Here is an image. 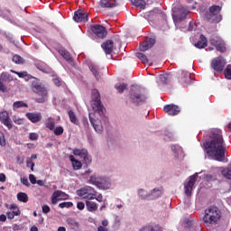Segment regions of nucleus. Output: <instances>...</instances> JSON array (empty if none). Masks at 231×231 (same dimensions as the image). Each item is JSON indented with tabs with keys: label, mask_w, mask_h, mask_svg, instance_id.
Here are the masks:
<instances>
[{
	"label": "nucleus",
	"mask_w": 231,
	"mask_h": 231,
	"mask_svg": "<svg viewBox=\"0 0 231 231\" xmlns=\"http://www.w3.org/2000/svg\"><path fill=\"white\" fill-rule=\"evenodd\" d=\"M90 106L93 113L88 115L89 122L94 131L97 134H102L109 124V118L106 116V107L102 105L100 94L97 89L92 90Z\"/></svg>",
	"instance_id": "nucleus-1"
},
{
	"label": "nucleus",
	"mask_w": 231,
	"mask_h": 231,
	"mask_svg": "<svg viewBox=\"0 0 231 231\" xmlns=\"http://www.w3.org/2000/svg\"><path fill=\"white\" fill-rule=\"evenodd\" d=\"M204 151L211 160L223 162L225 160V141L221 131L213 130L211 140L203 143Z\"/></svg>",
	"instance_id": "nucleus-2"
},
{
	"label": "nucleus",
	"mask_w": 231,
	"mask_h": 231,
	"mask_svg": "<svg viewBox=\"0 0 231 231\" xmlns=\"http://www.w3.org/2000/svg\"><path fill=\"white\" fill-rule=\"evenodd\" d=\"M89 174L91 175L89 176ZM81 176L83 178H88L89 176L88 183H89V185H94V187H97L99 190H109V189L113 187V183L109 177L93 173V170L91 169L86 170Z\"/></svg>",
	"instance_id": "nucleus-3"
},
{
	"label": "nucleus",
	"mask_w": 231,
	"mask_h": 231,
	"mask_svg": "<svg viewBox=\"0 0 231 231\" xmlns=\"http://www.w3.org/2000/svg\"><path fill=\"white\" fill-rule=\"evenodd\" d=\"M221 209L216 206H211L205 210L202 221L205 225H216L221 221Z\"/></svg>",
	"instance_id": "nucleus-4"
},
{
	"label": "nucleus",
	"mask_w": 231,
	"mask_h": 231,
	"mask_svg": "<svg viewBox=\"0 0 231 231\" xmlns=\"http://www.w3.org/2000/svg\"><path fill=\"white\" fill-rule=\"evenodd\" d=\"M32 89L33 93H36V95L40 97L35 98L36 102L42 104L45 100H48V90L46 88H44V85H42L39 79L32 81Z\"/></svg>",
	"instance_id": "nucleus-5"
},
{
	"label": "nucleus",
	"mask_w": 231,
	"mask_h": 231,
	"mask_svg": "<svg viewBox=\"0 0 231 231\" xmlns=\"http://www.w3.org/2000/svg\"><path fill=\"white\" fill-rule=\"evenodd\" d=\"M77 196L81 199L91 201L97 198V190L91 186H84L76 191Z\"/></svg>",
	"instance_id": "nucleus-6"
},
{
	"label": "nucleus",
	"mask_w": 231,
	"mask_h": 231,
	"mask_svg": "<svg viewBox=\"0 0 231 231\" xmlns=\"http://www.w3.org/2000/svg\"><path fill=\"white\" fill-rule=\"evenodd\" d=\"M130 98L134 104H140L147 100V96L143 94V90H142L140 88L133 87Z\"/></svg>",
	"instance_id": "nucleus-7"
},
{
	"label": "nucleus",
	"mask_w": 231,
	"mask_h": 231,
	"mask_svg": "<svg viewBox=\"0 0 231 231\" xmlns=\"http://www.w3.org/2000/svg\"><path fill=\"white\" fill-rule=\"evenodd\" d=\"M219 12H221V6H211L209 8V14H208L207 19L208 21H211V23H219L221 21V14H219Z\"/></svg>",
	"instance_id": "nucleus-8"
},
{
	"label": "nucleus",
	"mask_w": 231,
	"mask_h": 231,
	"mask_svg": "<svg viewBox=\"0 0 231 231\" xmlns=\"http://www.w3.org/2000/svg\"><path fill=\"white\" fill-rule=\"evenodd\" d=\"M199 173H195L188 179V181L184 184V192L187 196H192V190H194V183L198 179Z\"/></svg>",
	"instance_id": "nucleus-9"
},
{
	"label": "nucleus",
	"mask_w": 231,
	"mask_h": 231,
	"mask_svg": "<svg viewBox=\"0 0 231 231\" xmlns=\"http://www.w3.org/2000/svg\"><path fill=\"white\" fill-rule=\"evenodd\" d=\"M74 156H79V158H82L84 160V162L86 165H90L92 159L89 154H88V150L86 149H74L73 150Z\"/></svg>",
	"instance_id": "nucleus-10"
},
{
	"label": "nucleus",
	"mask_w": 231,
	"mask_h": 231,
	"mask_svg": "<svg viewBox=\"0 0 231 231\" xmlns=\"http://www.w3.org/2000/svg\"><path fill=\"white\" fill-rule=\"evenodd\" d=\"M65 199H69V195L61 190H56L51 195L52 205H57L59 201H64Z\"/></svg>",
	"instance_id": "nucleus-11"
},
{
	"label": "nucleus",
	"mask_w": 231,
	"mask_h": 231,
	"mask_svg": "<svg viewBox=\"0 0 231 231\" xmlns=\"http://www.w3.org/2000/svg\"><path fill=\"white\" fill-rule=\"evenodd\" d=\"M210 44H212V46H215L217 51H221L222 53L226 50V47L225 46V42H223V40L217 36H213L210 39Z\"/></svg>",
	"instance_id": "nucleus-12"
},
{
	"label": "nucleus",
	"mask_w": 231,
	"mask_h": 231,
	"mask_svg": "<svg viewBox=\"0 0 231 231\" xmlns=\"http://www.w3.org/2000/svg\"><path fill=\"white\" fill-rule=\"evenodd\" d=\"M226 65V60H225V59L221 57L215 58L211 62V67L213 68V69L218 72L223 71V69L225 68Z\"/></svg>",
	"instance_id": "nucleus-13"
},
{
	"label": "nucleus",
	"mask_w": 231,
	"mask_h": 231,
	"mask_svg": "<svg viewBox=\"0 0 231 231\" xmlns=\"http://www.w3.org/2000/svg\"><path fill=\"white\" fill-rule=\"evenodd\" d=\"M163 111L166 112L170 116H176V115H180L181 108H180V106L177 105L171 104L166 105L163 107Z\"/></svg>",
	"instance_id": "nucleus-14"
},
{
	"label": "nucleus",
	"mask_w": 231,
	"mask_h": 231,
	"mask_svg": "<svg viewBox=\"0 0 231 231\" xmlns=\"http://www.w3.org/2000/svg\"><path fill=\"white\" fill-rule=\"evenodd\" d=\"M171 149L176 160H183L185 158V152H183V148H181V146L179 144L171 145Z\"/></svg>",
	"instance_id": "nucleus-15"
},
{
	"label": "nucleus",
	"mask_w": 231,
	"mask_h": 231,
	"mask_svg": "<svg viewBox=\"0 0 231 231\" xmlns=\"http://www.w3.org/2000/svg\"><path fill=\"white\" fill-rule=\"evenodd\" d=\"M89 14L84 10H78L74 13L73 19L76 23H88V16Z\"/></svg>",
	"instance_id": "nucleus-16"
},
{
	"label": "nucleus",
	"mask_w": 231,
	"mask_h": 231,
	"mask_svg": "<svg viewBox=\"0 0 231 231\" xmlns=\"http://www.w3.org/2000/svg\"><path fill=\"white\" fill-rule=\"evenodd\" d=\"M0 121L7 129H12L14 127V125L12 124V121L10 120V116H8L7 111H2L0 112Z\"/></svg>",
	"instance_id": "nucleus-17"
},
{
	"label": "nucleus",
	"mask_w": 231,
	"mask_h": 231,
	"mask_svg": "<svg viewBox=\"0 0 231 231\" xmlns=\"http://www.w3.org/2000/svg\"><path fill=\"white\" fill-rule=\"evenodd\" d=\"M92 32L97 35V37H99V39H104L106 35H107V31L106 30V27L102 25H94L92 27Z\"/></svg>",
	"instance_id": "nucleus-18"
},
{
	"label": "nucleus",
	"mask_w": 231,
	"mask_h": 231,
	"mask_svg": "<svg viewBox=\"0 0 231 231\" xmlns=\"http://www.w3.org/2000/svg\"><path fill=\"white\" fill-rule=\"evenodd\" d=\"M194 221V218L192 217H186L184 218L180 224L179 225V230L180 231H189V228L192 226V222Z\"/></svg>",
	"instance_id": "nucleus-19"
},
{
	"label": "nucleus",
	"mask_w": 231,
	"mask_h": 231,
	"mask_svg": "<svg viewBox=\"0 0 231 231\" xmlns=\"http://www.w3.org/2000/svg\"><path fill=\"white\" fill-rule=\"evenodd\" d=\"M101 47L106 55H111V53H113V50H115V43L113 41L107 40L101 45Z\"/></svg>",
	"instance_id": "nucleus-20"
},
{
	"label": "nucleus",
	"mask_w": 231,
	"mask_h": 231,
	"mask_svg": "<svg viewBox=\"0 0 231 231\" xmlns=\"http://www.w3.org/2000/svg\"><path fill=\"white\" fill-rule=\"evenodd\" d=\"M163 196V188H154L150 190V201L152 199H158V198H162Z\"/></svg>",
	"instance_id": "nucleus-21"
},
{
	"label": "nucleus",
	"mask_w": 231,
	"mask_h": 231,
	"mask_svg": "<svg viewBox=\"0 0 231 231\" xmlns=\"http://www.w3.org/2000/svg\"><path fill=\"white\" fill-rule=\"evenodd\" d=\"M26 117L32 124H37V122H41L42 120V115H41V113H27Z\"/></svg>",
	"instance_id": "nucleus-22"
},
{
	"label": "nucleus",
	"mask_w": 231,
	"mask_h": 231,
	"mask_svg": "<svg viewBox=\"0 0 231 231\" xmlns=\"http://www.w3.org/2000/svg\"><path fill=\"white\" fill-rule=\"evenodd\" d=\"M156 41L152 38H150L144 43L140 45V51H147V50H151V48L153 47Z\"/></svg>",
	"instance_id": "nucleus-23"
},
{
	"label": "nucleus",
	"mask_w": 231,
	"mask_h": 231,
	"mask_svg": "<svg viewBox=\"0 0 231 231\" xmlns=\"http://www.w3.org/2000/svg\"><path fill=\"white\" fill-rule=\"evenodd\" d=\"M137 196L139 199L150 201V191H148L146 189H137Z\"/></svg>",
	"instance_id": "nucleus-24"
},
{
	"label": "nucleus",
	"mask_w": 231,
	"mask_h": 231,
	"mask_svg": "<svg viewBox=\"0 0 231 231\" xmlns=\"http://www.w3.org/2000/svg\"><path fill=\"white\" fill-rule=\"evenodd\" d=\"M86 207L88 212H97L98 210V204L90 200H86Z\"/></svg>",
	"instance_id": "nucleus-25"
},
{
	"label": "nucleus",
	"mask_w": 231,
	"mask_h": 231,
	"mask_svg": "<svg viewBox=\"0 0 231 231\" xmlns=\"http://www.w3.org/2000/svg\"><path fill=\"white\" fill-rule=\"evenodd\" d=\"M67 223L72 230H75V231L80 230V224H79V222H77V220H75L73 218H68Z\"/></svg>",
	"instance_id": "nucleus-26"
},
{
	"label": "nucleus",
	"mask_w": 231,
	"mask_h": 231,
	"mask_svg": "<svg viewBox=\"0 0 231 231\" xmlns=\"http://www.w3.org/2000/svg\"><path fill=\"white\" fill-rule=\"evenodd\" d=\"M69 160L72 163V167L75 171H79V170L82 169V162H80V161L76 160L73 155H69Z\"/></svg>",
	"instance_id": "nucleus-27"
},
{
	"label": "nucleus",
	"mask_w": 231,
	"mask_h": 231,
	"mask_svg": "<svg viewBox=\"0 0 231 231\" xmlns=\"http://www.w3.org/2000/svg\"><path fill=\"white\" fill-rule=\"evenodd\" d=\"M97 231H109V220L103 219L101 225L98 226Z\"/></svg>",
	"instance_id": "nucleus-28"
},
{
	"label": "nucleus",
	"mask_w": 231,
	"mask_h": 231,
	"mask_svg": "<svg viewBox=\"0 0 231 231\" xmlns=\"http://www.w3.org/2000/svg\"><path fill=\"white\" fill-rule=\"evenodd\" d=\"M195 47L199 48V50L207 48V38L203 35H200V40L195 43Z\"/></svg>",
	"instance_id": "nucleus-29"
},
{
	"label": "nucleus",
	"mask_w": 231,
	"mask_h": 231,
	"mask_svg": "<svg viewBox=\"0 0 231 231\" xmlns=\"http://www.w3.org/2000/svg\"><path fill=\"white\" fill-rule=\"evenodd\" d=\"M131 3L134 6L145 10L146 3L144 0H131Z\"/></svg>",
	"instance_id": "nucleus-30"
},
{
	"label": "nucleus",
	"mask_w": 231,
	"mask_h": 231,
	"mask_svg": "<svg viewBox=\"0 0 231 231\" xmlns=\"http://www.w3.org/2000/svg\"><path fill=\"white\" fill-rule=\"evenodd\" d=\"M60 55H61V57H63V59H65V60H68L69 62H71L73 60V59L71 58V55L69 54V52L64 49H60L58 51Z\"/></svg>",
	"instance_id": "nucleus-31"
},
{
	"label": "nucleus",
	"mask_w": 231,
	"mask_h": 231,
	"mask_svg": "<svg viewBox=\"0 0 231 231\" xmlns=\"http://www.w3.org/2000/svg\"><path fill=\"white\" fill-rule=\"evenodd\" d=\"M180 82H183L184 84H189V82H190V73H189V71H182Z\"/></svg>",
	"instance_id": "nucleus-32"
},
{
	"label": "nucleus",
	"mask_w": 231,
	"mask_h": 231,
	"mask_svg": "<svg viewBox=\"0 0 231 231\" xmlns=\"http://www.w3.org/2000/svg\"><path fill=\"white\" fill-rule=\"evenodd\" d=\"M68 116L69 117L71 124H74L75 125H79V118H77V116L75 115V113L73 111L69 110L68 112Z\"/></svg>",
	"instance_id": "nucleus-33"
},
{
	"label": "nucleus",
	"mask_w": 231,
	"mask_h": 231,
	"mask_svg": "<svg viewBox=\"0 0 231 231\" xmlns=\"http://www.w3.org/2000/svg\"><path fill=\"white\" fill-rule=\"evenodd\" d=\"M89 69L91 71V73H93L94 77L97 79H100V73L98 72V66L95 65V64H91L89 66Z\"/></svg>",
	"instance_id": "nucleus-34"
},
{
	"label": "nucleus",
	"mask_w": 231,
	"mask_h": 231,
	"mask_svg": "<svg viewBox=\"0 0 231 231\" xmlns=\"http://www.w3.org/2000/svg\"><path fill=\"white\" fill-rule=\"evenodd\" d=\"M45 126L47 127V129L53 131V129H55V120H53L51 117H49L45 121Z\"/></svg>",
	"instance_id": "nucleus-35"
},
{
	"label": "nucleus",
	"mask_w": 231,
	"mask_h": 231,
	"mask_svg": "<svg viewBox=\"0 0 231 231\" xmlns=\"http://www.w3.org/2000/svg\"><path fill=\"white\" fill-rule=\"evenodd\" d=\"M139 231H162V228L159 226H146Z\"/></svg>",
	"instance_id": "nucleus-36"
},
{
	"label": "nucleus",
	"mask_w": 231,
	"mask_h": 231,
	"mask_svg": "<svg viewBox=\"0 0 231 231\" xmlns=\"http://www.w3.org/2000/svg\"><path fill=\"white\" fill-rule=\"evenodd\" d=\"M17 199L23 203H28V195L24 192H20L17 194Z\"/></svg>",
	"instance_id": "nucleus-37"
},
{
	"label": "nucleus",
	"mask_w": 231,
	"mask_h": 231,
	"mask_svg": "<svg viewBox=\"0 0 231 231\" xmlns=\"http://www.w3.org/2000/svg\"><path fill=\"white\" fill-rule=\"evenodd\" d=\"M187 16V13H184L181 16L180 15H173V21L175 23V26H180V23L182 19H185Z\"/></svg>",
	"instance_id": "nucleus-38"
},
{
	"label": "nucleus",
	"mask_w": 231,
	"mask_h": 231,
	"mask_svg": "<svg viewBox=\"0 0 231 231\" xmlns=\"http://www.w3.org/2000/svg\"><path fill=\"white\" fill-rule=\"evenodd\" d=\"M100 6L103 8H114L115 4H112L109 0H101Z\"/></svg>",
	"instance_id": "nucleus-39"
},
{
	"label": "nucleus",
	"mask_w": 231,
	"mask_h": 231,
	"mask_svg": "<svg viewBox=\"0 0 231 231\" xmlns=\"http://www.w3.org/2000/svg\"><path fill=\"white\" fill-rule=\"evenodd\" d=\"M5 208H7L8 210H11L13 212H17L18 215H21V210H19V207H17V205L15 204H11V205L6 204Z\"/></svg>",
	"instance_id": "nucleus-40"
},
{
	"label": "nucleus",
	"mask_w": 231,
	"mask_h": 231,
	"mask_svg": "<svg viewBox=\"0 0 231 231\" xmlns=\"http://www.w3.org/2000/svg\"><path fill=\"white\" fill-rule=\"evenodd\" d=\"M222 175L227 180H231V166L225 168L222 170Z\"/></svg>",
	"instance_id": "nucleus-41"
},
{
	"label": "nucleus",
	"mask_w": 231,
	"mask_h": 231,
	"mask_svg": "<svg viewBox=\"0 0 231 231\" xmlns=\"http://www.w3.org/2000/svg\"><path fill=\"white\" fill-rule=\"evenodd\" d=\"M14 109H19V107H28V105L23 101H16L13 104Z\"/></svg>",
	"instance_id": "nucleus-42"
},
{
	"label": "nucleus",
	"mask_w": 231,
	"mask_h": 231,
	"mask_svg": "<svg viewBox=\"0 0 231 231\" xmlns=\"http://www.w3.org/2000/svg\"><path fill=\"white\" fill-rule=\"evenodd\" d=\"M116 89L118 91V93H124L125 89H127V85L125 84H116Z\"/></svg>",
	"instance_id": "nucleus-43"
},
{
	"label": "nucleus",
	"mask_w": 231,
	"mask_h": 231,
	"mask_svg": "<svg viewBox=\"0 0 231 231\" xmlns=\"http://www.w3.org/2000/svg\"><path fill=\"white\" fill-rule=\"evenodd\" d=\"M136 57H137L138 59H140V60H141L143 64H145V63L148 62L147 56H145V54H143V53H142V52L137 53V54H136Z\"/></svg>",
	"instance_id": "nucleus-44"
},
{
	"label": "nucleus",
	"mask_w": 231,
	"mask_h": 231,
	"mask_svg": "<svg viewBox=\"0 0 231 231\" xmlns=\"http://www.w3.org/2000/svg\"><path fill=\"white\" fill-rule=\"evenodd\" d=\"M13 122H14V124H17V125H23V124H24V119L19 116H14Z\"/></svg>",
	"instance_id": "nucleus-45"
},
{
	"label": "nucleus",
	"mask_w": 231,
	"mask_h": 231,
	"mask_svg": "<svg viewBox=\"0 0 231 231\" xmlns=\"http://www.w3.org/2000/svg\"><path fill=\"white\" fill-rule=\"evenodd\" d=\"M60 208H70L73 207V202H62L59 204Z\"/></svg>",
	"instance_id": "nucleus-46"
},
{
	"label": "nucleus",
	"mask_w": 231,
	"mask_h": 231,
	"mask_svg": "<svg viewBox=\"0 0 231 231\" xmlns=\"http://www.w3.org/2000/svg\"><path fill=\"white\" fill-rule=\"evenodd\" d=\"M225 77L228 80H231V65H228L225 70Z\"/></svg>",
	"instance_id": "nucleus-47"
},
{
	"label": "nucleus",
	"mask_w": 231,
	"mask_h": 231,
	"mask_svg": "<svg viewBox=\"0 0 231 231\" xmlns=\"http://www.w3.org/2000/svg\"><path fill=\"white\" fill-rule=\"evenodd\" d=\"M13 62H14L15 64H23V58H21V56L14 55L13 56Z\"/></svg>",
	"instance_id": "nucleus-48"
},
{
	"label": "nucleus",
	"mask_w": 231,
	"mask_h": 231,
	"mask_svg": "<svg viewBox=\"0 0 231 231\" xmlns=\"http://www.w3.org/2000/svg\"><path fill=\"white\" fill-rule=\"evenodd\" d=\"M64 133V128L62 126H58L54 129V134L56 136H60Z\"/></svg>",
	"instance_id": "nucleus-49"
},
{
	"label": "nucleus",
	"mask_w": 231,
	"mask_h": 231,
	"mask_svg": "<svg viewBox=\"0 0 231 231\" xmlns=\"http://www.w3.org/2000/svg\"><path fill=\"white\" fill-rule=\"evenodd\" d=\"M38 69H40V71H43V73H51V69L48 66H45V67L40 66L38 67Z\"/></svg>",
	"instance_id": "nucleus-50"
},
{
	"label": "nucleus",
	"mask_w": 231,
	"mask_h": 231,
	"mask_svg": "<svg viewBox=\"0 0 231 231\" xmlns=\"http://www.w3.org/2000/svg\"><path fill=\"white\" fill-rule=\"evenodd\" d=\"M26 165H27V167L31 168L32 171H33V168L35 167V162H33V161H32V159H27Z\"/></svg>",
	"instance_id": "nucleus-51"
},
{
	"label": "nucleus",
	"mask_w": 231,
	"mask_h": 231,
	"mask_svg": "<svg viewBox=\"0 0 231 231\" xmlns=\"http://www.w3.org/2000/svg\"><path fill=\"white\" fill-rule=\"evenodd\" d=\"M0 145L2 147H5V145H6V140L5 139V134L0 132Z\"/></svg>",
	"instance_id": "nucleus-52"
},
{
	"label": "nucleus",
	"mask_w": 231,
	"mask_h": 231,
	"mask_svg": "<svg viewBox=\"0 0 231 231\" xmlns=\"http://www.w3.org/2000/svg\"><path fill=\"white\" fill-rule=\"evenodd\" d=\"M12 73H15L16 75H18V77L20 79H24V77H28V72H17L15 70H11Z\"/></svg>",
	"instance_id": "nucleus-53"
},
{
	"label": "nucleus",
	"mask_w": 231,
	"mask_h": 231,
	"mask_svg": "<svg viewBox=\"0 0 231 231\" xmlns=\"http://www.w3.org/2000/svg\"><path fill=\"white\" fill-rule=\"evenodd\" d=\"M21 183L25 187H30V182L28 181V179L26 177L21 178Z\"/></svg>",
	"instance_id": "nucleus-54"
},
{
	"label": "nucleus",
	"mask_w": 231,
	"mask_h": 231,
	"mask_svg": "<svg viewBox=\"0 0 231 231\" xmlns=\"http://www.w3.org/2000/svg\"><path fill=\"white\" fill-rule=\"evenodd\" d=\"M29 180L31 181V183L32 185H35V183H37V179L35 178V175H33V174L29 175Z\"/></svg>",
	"instance_id": "nucleus-55"
},
{
	"label": "nucleus",
	"mask_w": 231,
	"mask_h": 231,
	"mask_svg": "<svg viewBox=\"0 0 231 231\" xmlns=\"http://www.w3.org/2000/svg\"><path fill=\"white\" fill-rule=\"evenodd\" d=\"M0 91H2L3 93H6V91H8V89L6 88V86L3 84L1 78H0Z\"/></svg>",
	"instance_id": "nucleus-56"
},
{
	"label": "nucleus",
	"mask_w": 231,
	"mask_h": 231,
	"mask_svg": "<svg viewBox=\"0 0 231 231\" xmlns=\"http://www.w3.org/2000/svg\"><path fill=\"white\" fill-rule=\"evenodd\" d=\"M77 208H79V210H84V208H86V204H84V202H78Z\"/></svg>",
	"instance_id": "nucleus-57"
},
{
	"label": "nucleus",
	"mask_w": 231,
	"mask_h": 231,
	"mask_svg": "<svg viewBox=\"0 0 231 231\" xmlns=\"http://www.w3.org/2000/svg\"><path fill=\"white\" fill-rule=\"evenodd\" d=\"M94 199H97L98 203H102V201H104V196H102V194L97 195L96 193V198H94Z\"/></svg>",
	"instance_id": "nucleus-58"
},
{
	"label": "nucleus",
	"mask_w": 231,
	"mask_h": 231,
	"mask_svg": "<svg viewBox=\"0 0 231 231\" xmlns=\"http://www.w3.org/2000/svg\"><path fill=\"white\" fill-rule=\"evenodd\" d=\"M30 140H38L39 138V134H35V133H31L29 135Z\"/></svg>",
	"instance_id": "nucleus-59"
},
{
	"label": "nucleus",
	"mask_w": 231,
	"mask_h": 231,
	"mask_svg": "<svg viewBox=\"0 0 231 231\" xmlns=\"http://www.w3.org/2000/svg\"><path fill=\"white\" fill-rule=\"evenodd\" d=\"M53 83L55 84V86H57L58 88L60 87V85L62 84V82L60 81V79H59L58 78H54L52 79Z\"/></svg>",
	"instance_id": "nucleus-60"
},
{
	"label": "nucleus",
	"mask_w": 231,
	"mask_h": 231,
	"mask_svg": "<svg viewBox=\"0 0 231 231\" xmlns=\"http://www.w3.org/2000/svg\"><path fill=\"white\" fill-rule=\"evenodd\" d=\"M51 208H49L48 205L42 206V212L43 214H48L50 212Z\"/></svg>",
	"instance_id": "nucleus-61"
},
{
	"label": "nucleus",
	"mask_w": 231,
	"mask_h": 231,
	"mask_svg": "<svg viewBox=\"0 0 231 231\" xmlns=\"http://www.w3.org/2000/svg\"><path fill=\"white\" fill-rule=\"evenodd\" d=\"M6 181V175L5 173H0V182L5 183Z\"/></svg>",
	"instance_id": "nucleus-62"
},
{
	"label": "nucleus",
	"mask_w": 231,
	"mask_h": 231,
	"mask_svg": "<svg viewBox=\"0 0 231 231\" xmlns=\"http://www.w3.org/2000/svg\"><path fill=\"white\" fill-rule=\"evenodd\" d=\"M6 217L7 219H14V217L10 211H8L6 212Z\"/></svg>",
	"instance_id": "nucleus-63"
},
{
	"label": "nucleus",
	"mask_w": 231,
	"mask_h": 231,
	"mask_svg": "<svg viewBox=\"0 0 231 231\" xmlns=\"http://www.w3.org/2000/svg\"><path fill=\"white\" fill-rule=\"evenodd\" d=\"M0 221H2V223H5V221H6V215H0Z\"/></svg>",
	"instance_id": "nucleus-64"
}]
</instances>
